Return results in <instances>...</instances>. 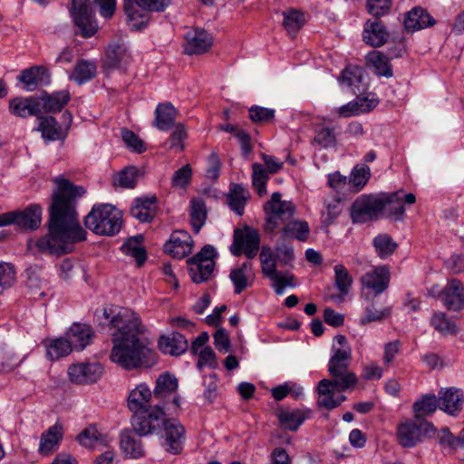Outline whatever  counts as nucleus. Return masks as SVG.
I'll list each match as a JSON object with an SVG mask.
<instances>
[{"mask_svg": "<svg viewBox=\"0 0 464 464\" xmlns=\"http://www.w3.org/2000/svg\"><path fill=\"white\" fill-rule=\"evenodd\" d=\"M53 182L56 188L48 209V233L36 241L35 246L42 253L59 256L72 252L75 243L86 239L76 211V202L86 190L63 176Z\"/></svg>", "mask_w": 464, "mask_h": 464, "instance_id": "1", "label": "nucleus"}, {"mask_svg": "<svg viewBox=\"0 0 464 464\" xmlns=\"http://www.w3.org/2000/svg\"><path fill=\"white\" fill-rule=\"evenodd\" d=\"M102 315L113 330L111 334V362L128 371L150 367L156 362L155 353L149 347L148 339L140 336L145 333V327L137 314L122 308L110 319L107 310L103 309Z\"/></svg>", "mask_w": 464, "mask_h": 464, "instance_id": "2", "label": "nucleus"}, {"mask_svg": "<svg viewBox=\"0 0 464 464\" xmlns=\"http://www.w3.org/2000/svg\"><path fill=\"white\" fill-rule=\"evenodd\" d=\"M330 376L331 380L323 379L317 385V404L326 410L335 409L346 400V396L343 394L335 396V392L342 393L353 389L358 382L357 376L350 370L341 371L340 373L335 372Z\"/></svg>", "mask_w": 464, "mask_h": 464, "instance_id": "3", "label": "nucleus"}, {"mask_svg": "<svg viewBox=\"0 0 464 464\" xmlns=\"http://www.w3.org/2000/svg\"><path fill=\"white\" fill-rule=\"evenodd\" d=\"M121 224V211L109 204L94 206L84 218L86 228L102 236H114Z\"/></svg>", "mask_w": 464, "mask_h": 464, "instance_id": "4", "label": "nucleus"}, {"mask_svg": "<svg viewBox=\"0 0 464 464\" xmlns=\"http://www.w3.org/2000/svg\"><path fill=\"white\" fill-rule=\"evenodd\" d=\"M435 433L433 424L423 418L407 420L398 426V439L401 446L406 448L414 447L424 438L430 437Z\"/></svg>", "mask_w": 464, "mask_h": 464, "instance_id": "5", "label": "nucleus"}, {"mask_svg": "<svg viewBox=\"0 0 464 464\" xmlns=\"http://www.w3.org/2000/svg\"><path fill=\"white\" fill-rule=\"evenodd\" d=\"M133 413L131 426L139 436L152 434L162 427L165 412L159 403H155L150 409L140 410Z\"/></svg>", "mask_w": 464, "mask_h": 464, "instance_id": "6", "label": "nucleus"}, {"mask_svg": "<svg viewBox=\"0 0 464 464\" xmlns=\"http://www.w3.org/2000/svg\"><path fill=\"white\" fill-rule=\"evenodd\" d=\"M216 256L215 248L206 245L196 256L188 259L189 276L194 283L200 284L209 279L214 271Z\"/></svg>", "mask_w": 464, "mask_h": 464, "instance_id": "7", "label": "nucleus"}, {"mask_svg": "<svg viewBox=\"0 0 464 464\" xmlns=\"http://www.w3.org/2000/svg\"><path fill=\"white\" fill-rule=\"evenodd\" d=\"M42 220V208L32 204L22 211H10L0 216V227L14 225L19 230L32 231L39 227Z\"/></svg>", "mask_w": 464, "mask_h": 464, "instance_id": "8", "label": "nucleus"}, {"mask_svg": "<svg viewBox=\"0 0 464 464\" xmlns=\"http://www.w3.org/2000/svg\"><path fill=\"white\" fill-rule=\"evenodd\" d=\"M179 386L175 375L166 372L160 374L155 383L153 398L156 403L162 406V410L178 409L179 407V397L177 394Z\"/></svg>", "mask_w": 464, "mask_h": 464, "instance_id": "9", "label": "nucleus"}, {"mask_svg": "<svg viewBox=\"0 0 464 464\" xmlns=\"http://www.w3.org/2000/svg\"><path fill=\"white\" fill-rule=\"evenodd\" d=\"M282 195L274 192L271 199L264 205V210L267 216L265 225L266 232H273L280 222L292 218L295 208L291 201L281 200Z\"/></svg>", "mask_w": 464, "mask_h": 464, "instance_id": "10", "label": "nucleus"}, {"mask_svg": "<svg viewBox=\"0 0 464 464\" xmlns=\"http://www.w3.org/2000/svg\"><path fill=\"white\" fill-rule=\"evenodd\" d=\"M260 236L256 229L248 226L234 230L233 244L230 246L231 253L239 256L245 254L247 258H254L259 249Z\"/></svg>", "mask_w": 464, "mask_h": 464, "instance_id": "11", "label": "nucleus"}, {"mask_svg": "<svg viewBox=\"0 0 464 464\" xmlns=\"http://www.w3.org/2000/svg\"><path fill=\"white\" fill-rule=\"evenodd\" d=\"M380 196L362 195L357 198L351 206V218L353 223H365L378 219L382 213Z\"/></svg>", "mask_w": 464, "mask_h": 464, "instance_id": "12", "label": "nucleus"}, {"mask_svg": "<svg viewBox=\"0 0 464 464\" xmlns=\"http://www.w3.org/2000/svg\"><path fill=\"white\" fill-rule=\"evenodd\" d=\"M332 353L328 363L329 374L340 373L341 371L349 370L352 360V348L345 335L338 334L334 339Z\"/></svg>", "mask_w": 464, "mask_h": 464, "instance_id": "13", "label": "nucleus"}, {"mask_svg": "<svg viewBox=\"0 0 464 464\" xmlns=\"http://www.w3.org/2000/svg\"><path fill=\"white\" fill-rule=\"evenodd\" d=\"M382 201V212L384 211L388 217H394L395 219H401L404 214V203L411 205L416 201L415 195L412 193L404 194L402 190L393 193L380 195Z\"/></svg>", "mask_w": 464, "mask_h": 464, "instance_id": "14", "label": "nucleus"}, {"mask_svg": "<svg viewBox=\"0 0 464 464\" xmlns=\"http://www.w3.org/2000/svg\"><path fill=\"white\" fill-rule=\"evenodd\" d=\"M103 368L98 362H80L68 368L70 380L77 384H89L97 382L102 375Z\"/></svg>", "mask_w": 464, "mask_h": 464, "instance_id": "15", "label": "nucleus"}, {"mask_svg": "<svg viewBox=\"0 0 464 464\" xmlns=\"http://www.w3.org/2000/svg\"><path fill=\"white\" fill-rule=\"evenodd\" d=\"M193 240L190 235L183 230L174 231L169 241L164 245V250L172 257L181 259L192 252Z\"/></svg>", "mask_w": 464, "mask_h": 464, "instance_id": "16", "label": "nucleus"}, {"mask_svg": "<svg viewBox=\"0 0 464 464\" xmlns=\"http://www.w3.org/2000/svg\"><path fill=\"white\" fill-rule=\"evenodd\" d=\"M444 305L448 310L460 311L464 307V287L463 284L452 279L447 285L439 292Z\"/></svg>", "mask_w": 464, "mask_h": 464, "instance_id": "17", "label": "nucleus"}, {"mask_svg": "<svg viewBox=\"0 0 464 464\" xmlns=\"http://www.w3.org/2000/svg\"><path fill=\"white\" fill-rule=\"evenodd\" d=\"M229 278L234 285L236 295H239L246 288L251 287L256 278L253 263L245 261L239 266L233 268L230 271Z\"/></svg>", "mask_w": 464, "mask_h": 464, "instance_id": "18", "label": "nucleus"}, {"mask_svg": "<svg viewBox=\"0 0 464 464\" xmlns=\"http://www.w3.org/2000/svg\"><path fill=\"white\" fill-rule=\"evenodd\" d=\"M10 112L20 118L41 115V101L36 97H16L9 101Z\"/></svg>", "mask_w": 464, "mask_h": 464, "instance_id": "19", "label": "nucleus"}, {"mask_svg": "<svg viewBox=\"0 0 464 464\" xmlns=\"http://www.w3.org/2000/svg\"><path fill=\"white\" fill-rule=\"evenodd\" d=\"M390 36L385 25L379 20H367L363 26L362 40L372 47L385 44Z\"/></svg>", "mask_w": 464, "mask_h": 464, "instance_id": "20", "label": "nucleus"}, {"mask_svg": "<svg viewBox=\"0 0 464 464\" xmlns=\"http://www.w3.org/2000/svg\"><path fill=\"white\" fill-rule=\"evenodd\" d=\"M185 53L188 55L201 54L212 46V36L203 29H195L188 32L186 36Z\"/></svg>", "mask_w": 464, "mask_h": 464, "instance_id": "21", "label": "nucleus"}, {"mask_svg": "<svg viewBox=\"0 0 464 464\" xmlns=\"http://www.w3.org/2000/svg\"><path fill=\"white\" fill-rule=\"evenodd\" d=\"M156 402L153 392L144 382L138 384L128 397V407L132 412L150 409Z\"/></svg>", "mask_w": 464, "mask_h": 464, "instance_id": "22", "label": "nucleus"}, {"mask_svg": "<svg viewBox=\"0 0 464 464\" xmlns=\"http://www.w3.org/2000/svg\"><path fill=\"white\" fill-rule=\"evenodd\" d=\"M130 60V56L125 44L115 42L106 48L103 66L105 69H121Z\"/></svg>", "mask_w": 464, "mask_h": 464, "instance_id": "23", "label": "nucleus"}, {"mask_svg": "<svg viewBox=\"0 0 464 464\" xmlns=\"http://www.w3.org/2000/svg\"><path fill=\"white\" fill-rule=\"evenodd\" d=\"M439 409L450 414L456 415L462 409L463 394L456 388L441 389L438 394Z\"/></svg>", "mask_w": 464, "mask_h": 464, "instance_id": "24", "label": "nucleus"}, {"mask_svg": "<svg viewBox=\"0 0 464 464\" xmlns=\"http://www.w3.org/2000/svg\"><path fill=\"white\" fill-rule=\"evenodd\" d=\"M159 348L165 354L179 356L188 350V343L183 334L172 332L160 337Z\"/></svg>", "mask_w": 464, "mask_h": 464, "instance_id": "25", "label": "nucleus"}, {"mask_svg": "<svg viewBox=\"0 0 464 464\" xmlns=\"http://www.w3.org/2000/svg\"><path fill=\"white\" fill-rule=\"evenodd\" d=\"M165 431L166 443L169 445L167 450L177 454L180 450V445L185 433L184 427L176 419L166 420L162 423Z\"/></svg>", "mask_w": 464, "mask_h": 464, "instance_id": "26", "label": "nucleus"}, {"mask_svg": "<svg viewBox=\"0 0 464 464\" xmlns=\"http://www.w3.org/2000/svg\"><path fill=\"white\" fill-rule=\"evenodd\" d=\"M37 130L41 132L42 138L47 141L63 140L67 137V130L59 125L53 116H39Z\"/></svg>", "mask_w": 464, "mask_h": 464, "instance_id": "27", "label": "nucleus"}, {"mask_svg": "<svg viewBox=\"0 0 464 464\" xmlns=\"http://www.w3.org/2000/svg\"><path fill=\"white\" fill-rule=\"evenodd\" d=\"M389 282L390 273L385 266L376 267L362 278L363 286L372 290L376 295L382 293L388 287Z\"/></svg>", "mask_w": 464, "mask_h": 464, "instance_id": "28", "label": "nucleus"}, {"mask_svg": "<svg viewBox=\"0 0 464 464\" xmlns=\"http://www.w3.org/2000/svg\"><path fill=\"white\" fill-rule=\"evenodd\" d=\"M156 203L155 196L136 198L130 208V215L140 222H150L156 214Z\"/></svg>", "mask_w": 464, "mask_h": 464, "instance_id": "29", "label": "nucleus"}, {"mask_svg": "<svg viewBox=\"0 0 464 464\" xmlns=\"http://www.w3.org/2000/svg\"><path fill=\"white\" fill-rule=\"evenodd\" d=\"M72 12L74 23L83 37H91L97 32L98 25L93 17L92 8L72 9Z\"/></svg>", "mask_w": 464, "mask_h": 464, "instance_id": "30", "label": "nucleus"}, {"mask_svg": "<svg viewBox=\"0 0 464 464\" xmlns=\"http://www.w3.org/2000/svg\"><path fill=\"white\" fill-rule=\"evenodd\" d=\"M18 79L24 84L27 91L32 92L39 84L49 82V73L43 66H33L29 69L23 70Z\"/></svg>", "mask_w": 464, "mask_h": 464, "instance_id": "31", "label": "nucleus"}, {"mask_svg": "<svg viewBox=\"0 0 464 464\" xmlns=\"http://www.w3.org/2000/svg\"><path fill=\"white\" fill-rule=\"evenodd\" d=\"M93 331L91 326L83 324H73L66 333V337L75 350L81 351L89 343Z\"/></svg>", "mask_w": 464, "mask_h": 464, "instance_id": "32", "label": "nucleus"}, {"mask_svg": "<svg viewBox=\"0 0 464 464\" xmlns=\"http://www.w3.org/2000/svg\"><path fill=\"white\" fill-rule=\"evenodd\" d=\"M435 20L430 14L421 7H415L408 12L404 20V27L407 31L415 32L417 30L432 26Z\"/></svg>", "mask_w": 464, "mask_h": 464, "instance_id": "33", "label": "nucleus"}, {"mask_svg": "<svg viewBox=\"0 0 464 464\" xmlns=\"http://www.w3.org/2000/svg\"><path fill=\"white\" fill-rule=\"evenodd\" d=\"M97 73V65L93 61L79 60L77 61L72 74L69 76L70 80L81 85L92 80Z\"/></svg>", "mask_w": 464, "mask_h": 464, "instance_id": "34", "label": "nucleus"}, {"mask_svg": "<svg viewBox=\"0 0 464 464\" xmlns=\"http://www.w3.org/2000/svg\"><path fill=\"white\" fill-rule=\"evenodd\" d=\"M143 239L142 235L130 237L121 247L123 254L135 259L138 266H143L147 260V252L142 246Z\"/></svg>", "mask_w": 464, "mask_h": 464, "instance_id": "35", "label": "nucleus"}, {"mask_svg": "<svg viewBox=\"0 0 464 464\" xmlns=\"http://www.w3.org/2000/svg\"><path fill=\"white\" fill-rule=\"evenodd\" d=\"M176 115L171 103H160L155 110L154 126L160 130H168L174 125Z\"/></svg>", "mask_w": 464, "mask_h": 464, "instance_id": "36", "label": "nucleus"}, {"mask_svg": "<svg viewBox=\"0 0 464 464\" xmlns=\"http://www.w3.org/2000/svg\"><path fill=\"white\" fill-rule=\"evenodd\" d=\"M71 96L68 91L57 92L52 95H44L41 101V113L60 111L69 102Z\"/></svg>", "mask_w": 464, "mask_h": 464, "instance_id": "37", "label": "nucleus"}, {"mask_svg": "<svg viewBox=\"0 0 464 464\" xmlns=\"http://www.w3.org/2000/svg\"><path fill=\"white\" fill-rule=\"evenodd\" d=\"M367 64L373 68L374 72L379 76L390 78L392 76V69L389 58L378 51L370 52L366 55Z\"/></svg>", "mask_w": 464, "mask_h": 464, "instance_id": "38", "label": "nucleus"}, {"mask_svg": "<svg viewBox=\"0 0 464 464\" xmlns=\"http://www.w3.org/2000/svg\"><path fill=\"white\" fill-rule=\"evenodd\" d=\"M121 448L126 455L137 459L144 455L141 440L130 430L121 434Z\"/></svg>", "mask_w": 464, "mask_h": 464, "instance_id": "39", "label": "nucleus"}, {"mask_svg": "<svg viewBox=\"0 0 464 464\" xmlns=\"http://www.w3.org/2000/svg\"><path fill=\"white\" fill-rule=\"evenodd\" d=\"M247 198L248 192L241 185L238 184H234L230 188L227 196V201L229 208L238 216L243 215Z\"/></svg>", "mask_w": 464, "mask_h": 464, "instance_id": "40", "label": "nucleus"}, {"mask_svg": "<svg viewBox=\"0 0 464 464\" xmlns=\"http://www.w3.org/2000/svg\"><path fill=\"white\" fill-rule=\"evenodd\" d=\"M115 0H72V9L92 8L94 5L100 7L101 14L105 18H110L115 11Z\"/></svg>", "mask_w": 464, "mask_h": 464, "instance_id": "41", "label": "nucleus"}, {"mask_svg": "<svg viewBox=\"0 0 464 464\" xmlns=\"http://www.w3.org/2000/svg\"><path fill=\"white\" fill-rule=\"evenodd\" d=\"M207 208L202 198H194L190 202V222L193 231L198 234L206 223Z\"/></svg>", "mask_w": 464, "mask_h": 464, "instance_id": "42", "label": "nucleus"}, {"mask_svg": "<svg viewBox=\"0 0 464 464\" xmlns=\"http://www.w3.org/2000/svg\"><path fill=\"white\" fill-rule=\"evenodd\" d=\"M63 438L62 427L54 425L43 433L41 437L39 450L44 454L51 453L59 444Z\"/></svg>", "mask_w": 464, "mask_h": 464, "instance_id": "43", "label": "nucleus"}, {"mask_svg": "<svg viewBox=\"0 0 464 464\" xmlns=\"http://www.w3.org/2000/svg\"><path fill=\"white\" fill-rule=\"evenodd\" d=\"M372 244L376 254L382 259L389 257L398 247V244L388 234L377 235L373 238Z\"/></svg>", "mask_w": 464, "mask_h": 464, "instance_id": "44", "label": "nucleus"}, {"mask_svg": "<svg viewBox=\"0 0 464 464\" xmlns=\"http://www.w3.org/2000/svg\"><path fill=\"white\" fill-rule=\"evenodd\" d=\"M309 232L310 229L307 222L294 220L286 223L283 228L282 234L285 238H295L300 241H305Z\"/></svg>", "mask_w": 464, "mask_h": 464, "instance_id": "45", "label": "nucleus"}, {"mask_svg": "<svg viewBox=\"0 0 464 464\" xmlns=\"http://www.w3.org/2000/svg\"><path fill=\"white\" fill-rule=\"evenodd\" d=\"M415 418H423L432 414L439 408L438 398L434 394H426L413 403Z\"/></svg>", "mask_w": 464, "mask_h": 464, "instance_id": "46", "label": "nucleus"}, {"mask_svg": "<svg viewBox=\"0 0 464 464\" xmlns=\"http://www.w3.org/2000/svg\"><path fill=\"white\" fill-rule=\"evenodd\" d=\"M284 26L289 34L295 36L305 24L304 13L295 9H288L283 13Z\"/></svg>", "mask_w": 464, "mask_h": 464, "instance_id": "47", "label": "nucleus"}, {"mask_svg": "<svg viewBox=\"0 0 464 464\" xmlns=\"http://www.w3.org/2000/svg\"><path fill=\"white\" fill-rule=\"evenodd\" d=\"M334 270V285L340 292V298L346 295L353 284V277L343 265H336Z\"/></svg>", "mask_w": 464, "mask_h": 464, "instance_id": "48", "label": "nucleus"}, {"mask_svg": "<svg viewBox=\"0 0 464 464\" xmlns=\"http://www.w3.org/2000/svg\"><path fill=\"white\" fill-rule=\"evenodd\" d=\"M74 347L70 341L65 338L53 340L47 346V356L50 360H58L61 357L68 355Z\"/></svg>", "mask_w": 464, "mask_h": 464, "instance_id": "49", "label": "nucleus"}, {"mask_svg": "<svg viewBox=\"0 0 464 464\" xmlns=\"http://www.w3.org/2000/svg\"><path fill=\"white\" fill-rule=\"evenodd\" d=\"M430 324L443 335L456 334L458 331L456 324L442 312L433 314Z\"/></svg>", "mask_w": 464, "mask_h": 464, "instance_id": "50", "label": "nucleus"}, {"mask_svg": "<svg viewBox=\"0 0 464 464\" xmlns=\"http://www.w3.org/2000/svg\"><path fill=\"white\" fill-rule=\"evenodd\" d=\"M343 205L339 197L327 198L324 200V210L322 212L323 223L326 226L332 224L342 213Z\"/></svg>", "mask_w": 464, "mask_h": 464, "instance_id": "51", "label": "nucleus"}, {"mask_svg": "<svg viewBox=\"0 0 464 464\" xmlns=\"http://www.w3.org/2000/svg\"><path fill=\"white\" fill-rule=\"evenodd\" d=\"M269 279L272 282L271 286L278 295H283L286 287L295 286V277L289 272L277 271Z\"/></svg>", "mask_w": 464, "mask_h": 464, "instance_id": "52", "label": "nucleus"}, {"mask_svg": "<svg viewBox=\"0 0 464 464\" xmlns=\"http://www.w3.org/2000/svg\"><path fill=\"white\" fill-rule=\"evenodd\" d=\"M363 80V70L356 66H349L345 68L341 75L342 82L352 88V91L356 93L360 91L359 84Z\"/></svg>", "mask_w": 464, "mask_h": 464, "instance_id": "53", "label": "nucleus"}, {"mask_svg": "<svg viewBox=\"0 0 464 464\" xmlns=\"http://www.w3.org/2000/svg\"><path fill=\"white\" fill-rule=\"evenodd\" d=\"M281 425L292 431L296 430L305 420V415L300 410L282 411L278 415Z\"/></svg>", "mask_w": 464, "mask_h": 464, "instance_id": "54", "label": "nucleus"}, {"mask_svg": "<svg viewBox=\"0 0 464 464\" xmlns=\"http://www.w3.org/2000/svg\"><path fill=\"white\" fill-rule=\"evenodd\" d=\"M371 175L370 168L366 165L355 166L351 172L348 183L354 188V192L360 191L367 183Z\"/></svg>", "mask_w": 464, "mask_h": 464, "instance_id": "55", "label": "nucleus"}, {"mask_svg": "<svg viewBox=\"0 0 464 464\" xmlns=\"http://www.w3.org/2000/svg\"><path fill=\"white\" fill-rule=\"evenodd\" d=\"M261 269L265 276L269 278L278 270L276 269V256L273 250L267 246H263L260 256Z\"/></svg>", "mask_w": 464, "mask_h": 464, "instance_id": "56", "label": "nucleus"}, {"mask_svg": "<svg viewBox=\"0 0 464 464\" xmlns=\"http://www.w3.org/2000/svg\"><path fill=\"white\" fill-rule=\"evenodd\" d=\"M252 183L256 189L259 196H263L266 193V181L268 179V174H270L265 167L260 163H254L252 165Z\"/></svg>", "mask_w": 464, "mask_h": 464, "instance_id": "57", "label": "nucleus"}, {"mask_svg": "<svg viewBox=\"0 0 464 464\" xmlns=\"http://www.w3.org/2000/svg\"><path fill=\"white\" fill-rule=\"evenodd\" d=\"M138 169L134 166H130L122 169L115 179V184L121 188H132L137 182Z\"/></svg>", "mask_w": 464, "mask_h": 464, "instance_id": "58", "label": "nucleus"}, {"mask_svg": "<svg viewBox=\"0 0 464 464\" xmlns=\"http://www.w3.org/2000/svg\"><path fill=\"white\" fill-rule=\"evenodd\" d=\"M192 169L187 164L176 170L171 179V185L174 188H185L190 183Z\"/></svg>", "mask_w": 464, "mask_h": 464, "instance_id": "59", "label": "nucleus"}, {"mask_svg": "<svg viewBox=\"0 0 464 464\" xmlns=\"http://www.w3.org/2000/svg\"><path fill=\"white\" fill-rule=\"evenodd\" d=\"M391 314V309L385 307L382 310H377L373 305L369 306L365 310V314L361 318V324H368L372 322H380L386 319Z\"/></svg>", "mask_w": 464, "mask_h": 464, "instance_id": "60", "label": "nucleus"}, {"mask_svg": "<svg viewBox=\"0 0 464 464\" xmlns=\"http://www.w3.org/2000/svg\"><path fill=\"white\" fill-rule=\"evenodd\" d=\"M15 279V271L9 263H0V294L9 288Z\"/></svg>", "mask_w": 464, "mask_h": 464, "instance_id": "61", "label": "nucleus"}, {"mask_svg": "<svg viewBox=\"0 0 464 464\" xmlns=\"http://www.w3.org/2000/svg\"><path fill=\"white\" fill-rule=\"evenodd\" d=\"M275 117V111L257 105L249 109V118L256 123H264L272 121Z\"/></svg>", "mask_w": 464, "mask_h": 464, "instance_id": "62", "label": "nucleus"}, {"mask_svg": "<svg viewBox=\"0 0 464 464\" xmlns=\"http://www.w3.org/2000/svg\"><path fill=\"white\" fill-rule=\"evenodd\" d=\"M100 433L95 427H88L77 437L79 443L85 448H93L100 440Z\"/></svg>", "mask_w": 464, "mask_h": 464, "instance_id": "63", "label": "nucleus"}, {"mask_svg": "<svg viewBox=\"0 0 464 464\" xmlns=\"http://www.w3.org/2000/svg\"><path fill=\"white\" fill-rule=\"evenodd\" d=\"M121 137L126 145L137 153H142L146 150L144 142L131 130L123 129Z\"/></svg>", "mask_w": 464, "mask_h": 464, "instance_id": "64", "label": "nucleus"}]
</instances>
